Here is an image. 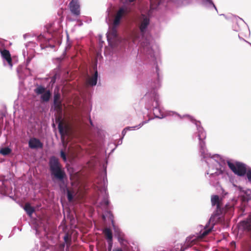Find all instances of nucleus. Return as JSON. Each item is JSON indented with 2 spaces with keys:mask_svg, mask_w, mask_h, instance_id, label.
Listing matches in <instances>:
<instances>
[{
  "mask_svg": "<svg viewBox=\"0 0 251 251\" xmlns=\"http://www.w3.org/2000/svg\"><path fill=\"white\" fill-rule=\"evenodd\" d=\"M58 127L62 138L68 133V126L64 125L62 121H61L59 122Z\"/></svg>",
  "mask_w": 251,
  "mask_h": 251,
  "instance_id": "nucleus-7",
  "label": "nucleus"
},
{
  "mask_svg": "<svg viewBox=\"0 0 251 251\" xmlns=\"http://www.w3.org/2000/svg\"><path fill=\"white\" fill-rule=\"evenodd\" d=\"M207 1H208L209 3L213 5V6L215 7V8H216V6H215V5L214 4V3H213V2L211 0H206Z\"/></svg>",
  "mask_w": 251,
  "mask_h": 251,
  "instance_id": "nucleus-30",
  "label": "nucleus"
},
{
  "mask_svg": "<svg viewBox=\"0 0 251 251\" xmlns=\"http://www.w3.org/2000/svg\"><path fill=\"white\" fill-rule=\"evenodd\" d=\"M222 173H223V172L222 171H220L219 172V173H216V174H217V175H218L220 174H222Z\"/></svg>",
  "mask_w": 251,
  "mask_h": 251,
  "instance_id": "nucleus-32",
  "label": "nucleus"
},
{
  "mask_svg": "<svg viewBox=\"0 0 251 251\" xmlns=\"http://www.w3.org/2000/svg\"><path fill=\"white\" fill-rule=\"evenodd\" d=\"M51 96V93L50 91H46L41 96V99L43 101L47 102L49 100Z\"/></svg>",
  "mask_w": 251,
  "mask_h": 251,
  "instance_id": "nucleus-15",
  "label": "nucleus"
},
{
  "mask_svg": "<svg viewBox=\"0 0 251 251\" xmlns=\"http://www.w3.org/2000/svg\"><path fill=\"white\" fill-rule=\"evenodd\" d=\"M11 150L8 147L2 148L0 150V153L3 155H8L9 154H10L11 153Z\"/></svg>",
  "mask_w": 251,
  "mask_h": 251,
  "instance_id": "nucleus-17",
  "label": "nucleus"
},
{
  "mask_svg": "<svg viewBox=\"0 0 251 251\" xmlns=\"http://www.w3.org/2000/svg\"><path fill=\"white\" fill-rule=\"evenodd\" d=\"M45 91V88L41 85L38 86L34 90V92L37 95L43 94Z\"/></svg>",
  "mask_w": 251,
  "mask_h": 251,
  "instance_id": "nucleus-16",
  "label": "nucleus"
},
{
  "mask_svg": "<svg viewBox=\"0 0 251 251\" xmlns=\"http://www.w3.org/2000/svg\"><path fill=\"white\" fill-rule=\"evenodd\" d=\"M49 165L52 180H57L60 182V187L61 189L64 186L66 187L64 182V178L66 177V175L58 159L55 156L51 157Z\"/></svg>",
  "mask_w": 251,
  "mask_h": 251,
  "instance_id": "nucleus-1",
  "label": "nucleus"
},
{
  "mask_svg": "<svg viewBox=\"0 0 251 251\" xmlns=\"http://www.w3.org/2000/svg\"><path fill=\"white\" fill-rule=\"evenodd\" d=\"M130 128V127H126L122 131V134L123 135V136H125L126 132V130H129Z\"/></svg>",
  "mask_w": 251,
  "mask_h": 251,
  "instance_id": "nucleus-28",
  "label": "nucleus"
},
{
  "mask_svg": "<svg viewBox=\"0 0 251 251\" xmlns=\"http://www.w3.org/2000/svg\"><path fill=\"white\" fill-rule=\"evenodd\" d=\"M69 8L73 15L76 17L79 16L80 8L78 0H72L69 3Z\"/></svg>",
  "mask_w": 251,
  "mask_h": 251,
  "instance_id": "nucleus-5",
  "label": "nucleus"
},
{
  "mask_svg": "<svg viewBox=\"0 0 251 251\" xmlns=\"http://www.w3.org/2000/svg\"><path fill=\"white\" fill-rule=\"evenodd\" d=\"M28 146L30 149H34L40 148L43 147V143L37 138H31L28 142Z\"/></svg>",
  "mask_w": 251,
  "mask_h": 251,
  "instance_id": "nucleus-6",
  "label": "nucleus"
},
{
  "mask_svg": "<svg viewBox=\"0 0 251 251\" xmlns=\"http://www.w3.org/2000/svg\"><path fill=\"white\" fill-rule=\"evenodd\" d=\"M67 198L69 201H71L73 199V196L69 190H67Z\"/></svg>",
  "mask_w": 251,
  "mask_h": 251,
  "instance_id": "nucleus-23",
  "label": "nucleus"
},
{
  "mask_svg": "<svg viewBox=\"0 0 251 251\" xmlns=\"http://www.w3.org/2000/svg\"><path fill=\"white\" fill-rule=\"evenodd\" d=\"M127 12V8L125 7H120L119 9L115 15L119 17L121 19L122 18V17L126 15Z\"/></svg>",
  "mask_w": 251,
  "mask_h": 251,
  "instance_id": "nucleus-13",
  "label": "nucleus"
},
{
  "mask_svg": "<svg viewBox=\"0 0 251 251\" xmlns=\"http://www.w3.org/2000/svg\"><path fill=\"white\" fill-rule=\"evenodd\" d=\"M60 156L61 157V158L63 159L64 161H66V154L65 153L64 151H60Z\"/></svg>",
  "mask_w": 251,
  "mask_h": 251,
  "instance_id": "nucleus-24",
  "label": "nucleus"
},
{
  "mask_svg": "<svg viewBox=\"0 0 251 251\" xmlns=\"http://www.w3.org/2000/svg\"><path fill=\"white\" fill-rule=\"evenodd\" d=\"M113 251H123L121 249H118L116 250H113Z\"/></svg>",
  "mask_w": 251,
  "mask_h": 251,
  "instance_id": "nucleus-31",
  "label": "nucleus"
},
{
  "mask_svg": "<svg viewBox=\"0 0 251 251\" xmlns=\"http://www.w3.org/2000/svg\"><path fill=\"white\" fill-rule=\"evenodd\" d=\"M24 209L27 214L29 216L31 215L34 211V208L32 207L28 203H25L24 207Z\"/></svg>",
  "mask_w": 251,
  "mask_h": 251,
  "instance_id": "nucleus-14",
  "label": "nucleus"
},
{
  "mask_svg": "<svg viewBox=\"0 0 251 251\" xmlns=\"http://www.w3.org/2000/svg\"><path fill=\"white\" fill-rule=\"evenodd\" d=\"M211 201L212 206H216V209L214 213L215 216H220L232 208L231 206L227 204L224 208L222 207V200L219 198L218 195L212 196Z\"/></svg>",
  "mask_w": 251,
  "mask_h": 251,
  "instance_id": "nucleus-2",
  "label": "nucleus"
},
{
  "mask_svg": "<svg viewBox=\"0 0 251 251\" xmlns=\"http://www.w3.org/2000/svg\"><path fill=\"white\" fill-rule=\"evenodd\" d=\"M102 203L104 204L105 206H107L109 205V201L107 200V199L105 198L103 200Z\"/></svg>",
  "mask_w": 251,
  "mask_h": 251,
  "instance_id": "nucleus-25",
  "label": "nucleus"
},
{
  "mask_svg": "<svg viewBox=\"0 0 251 251\" xmlns=\"http://www.w3.org/2000/svg\"><path fill=\"white\" fill-rule=\"evenodd\" d=\"M241 226L243 230L249 237L245 245V249L247 251H251V214L247 218L240 222Z\"/></svg>",
  "mask_w": 251,
  "mask_h": 251,
  "instance_id": "nucleus-3",
  "label": "nucleus"
},
{
  "mask_svg": "<svg viewBox=\"0 0 251 251\" xmlns=\"http://www.w3.org/2000/svg\"><path fill=\"white\" fill-rule=\"evenodd\" d=\"M103 233L107 240V242H113V235L111 229L109 228H105L103 230Z\"/></svg>",
  "mask_w": 251,
  "mask_h": 251,
  "instance_id": "nucleus-10",
  "label": "nucleus"
},
{
  "mask_svg": "<svg viewBox=\"0 0 251 251\" xmlns=\"http://www.w3.org/2000/svg\"><path fill=\"white\" fill-rule=\"evenodd\" d=\"M108 251H111L113 245V242H108Z\"/></svg>",
  "mask_w": 251,
  "mask_h": 251,
  "instance_id": "nucleus-26",
  "label": "nucleus"
},
{
  "mask_svg": "<svg viewBox=\"0 0 251 251\" xmlns=\"http://www.w3.org/2000/svg\"><path fill=\"white\" fill-rule=\"evenodd\" d=\"M227 164L229 169L236 175L242 176L247 173V165L240 162H231L230 161H227Z\"/></svg>",
  "mask_w": 251,
  "mask_h": 251,
  "instance_id": "nucleus-4",
  "label": "nucleus"
},
{
  "mask_svg": "<svg viewBox=\"0 0 251 251\" xmlns=\"http://www.w3.org/2000/svg\"><path fill=\"white\" fill-rule=\"evenodd\" d=\"M246 175L247 176L248 181L251 183V169L248 168Z\"/></svg>",
  "mask_w": 251,
  "mask_h": 251,
  "instance_id": "nucleus-22",
  "label": "nucleus"
},
{
  "mask_svg": "<svg viewBox=\"0 0 251 251\" xmlns=\"http://www.w3.org/2000/svg\"><path fill=\"white\" fill-rule=\"evenodd\" d=\"M212 230V228L205 229L203 232H201V235L199 237L201 239L204 238L205 236L208 235Z\"/></svg>",
  "mask_w": 251,
  "mask_h": 251,
  "instance_id": "nucleus-18",
  "label": "nucleus"
},
{
  "mask_svg": "<svg viewBox=\"0 0 251 251\" xmlns=\"http://www.w3.org/2000/svg\"><path fill=\"white\" fill-rule=\"evenodd\" d=\"M230 245H231V246L232 247H233V248H235V242H233V241L231 242L230 243Z\"/></svg>",
  "mask_w": 251,
  "mask_h": 251,
  "instance_id": "nucleus-29",
  "label": "nucleus"
},
{
  "mask_svg": "<svg viewBox=\"0 0 251 251\" xmlns=\"http://www.w3.org/2000/svg\"><path fill=\"white\" fill-rule=\"evenodd\" d=\"M64 240L66 243H67L69 241H71L70 239H69V238L68 234L65 235V236L64 237Z\"/></svg>",
  "mask_w": 251,
  "mask_h": 251,
  "instance_id": "nucleus-27",
  "label": "nucleus"
},
{
  "mask_svg": "<svg viewBox=\"0 0 251 251\" xmlns=\"http://www.w3.org/2000/svg\"><path fill=\"white\" fill-rule=\"evenodd\" d=\"M117 26H114L112 28L111 30L109 32V36H111L113 37H116L117 36Z\"/></svg>",
  "mask_w": 251,
  "mask_h": 251,
  "instance_id": "nucleus-19",
  "label": "nucleus"
},
{
  "mask_svg": "<svg viewBox=\"0 0 251 251\" xmlns=\"http://www.w3.org/2000/svg\"><path fill=\"white\" fill-rule=\"evenodd\" d=\"M150 23L149 19L147 18H144L140 26V29L141 32H144L146 28Z\"/></svg>",
  "mask_w": 251,
  "mask_h": 251,
  "instance_id": "nucleus-12",
  "label": "nucleus"
},
{
  "mask_svg": "<svg viewBox=\"0 0 251 251\" xmlns=\"http://www.w3.org/2000/svg\"><path fill=\"white\" fill-rule=\"evenodd\" d=\"M98 80V72L95 71L94 75L91 77L89 78L87 81V83L91 86L96 85Z\"/></svg>",
  "mask_w": 251,
  "mask_h": 251,
  "instance_id": "nucleus-11",
  "label": "nucleus"
},
{
  "mask_svg": "<svg viewBox=\"0 0 251 251\" xmlns=\"http://www.w3.org/2000/svg\"><path fill=\"white\" fill-rule=\"evenodd\" d=\"M191 242H192V243H194V244H195V241L194 240H192Z\"/></svg>",
  "mask_w": 251,
  "mask_h": 251,
  "instance_id": "nucleus-33",
  "label": "nucleus"
},
{
  "mask_svg": "<svg viewBox=\"0 0 251 251\" xmlns=\"http://www.w3.org/2000/svg\"><path fill=\"white\" fill-rule=\"evenodd\" d=\"M192 245H193V244H190V245H189L188 246V247H191Z\"/></svg>",
  "mask_w": 251,
  "mask_h": 251,
  "instance_id": "nucleus-34",
  "label": "nucleus"
},
{
  "mask_svg": "<svg viewBox=\"0 0 251 251\" xmlns=\"http://www.w3.org/2000/svg\"><path fill=\"white\" fill-rule=\"evenodd\" d=\"M0 53L2 58L5 59L8 64H11L12 59L9 51L7 50H1Z\"/></svg>",
  "mask_w": 251,
  "mask_h": 251,
  "instance_id": "nucleus-9",
  "label": "nucleus"
},
{
  "mask_svg": "<svg viewBox=\"0 0 251 251\" xmlns=\"http://www.w3.org/2000/svg\"><path fill=\"white\" fill-rule=\"evenodd\" d=\"M60 95L59 94L57 93L55 94L54 95V105L55 108L59 111L62 110V103L61 100H60Z\"/></svg>",
  "mask_w": 251,
  "mask_h": 251,
  "instance_id": "nucleus-8",
  "label": "nucleus"
},
{
  "mask_svg": "<svg viewBox=\"0 0 251 251\" xmlns=\"http://www.w3.org/2000/svg\"><path fill=\"white\" fill-rule=\"evenodd\" d=\"M121 20V19L120 18L115 15L113 23V26H117L120 24Z\"/></svg>",
  "mask_w": 251,
  "mask_h": 251,
  "instance_id": "nucleus-20",
  "label": "nucleus"
},
{
  "mask_svg": "<svg viewBox=\"0 0 251 251\" xmlns=\"http://www.w3.org/2000/svg\"><path fill=\"white\" fill-rule=\"evenodd\" d=\"M118 239L119 241L121 243H123L124 241H125L124 239V235L122 233L119 232L118 236Z\"/></svg>",
  "mask_w": 251,
  "mask_h": 251,
  "instance_id": "nucleus-21",
  "label": "nucleus"
}]
</instances>
